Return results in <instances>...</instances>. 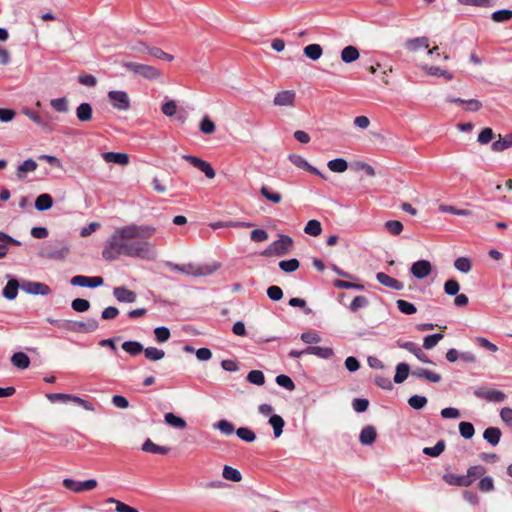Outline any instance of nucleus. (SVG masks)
Here are the masks:
<instances>
[{
    "label": "nucleus",
    "mask_w": 512,
    "mask_h": 512,
    "mask_svg": "<svg viewBox=\"0 0 512 512\" xmlns=\"http://www.w3.org/2000/svg\"><path fill=\"white\" fill-rule=\"evenodd\" d=\"M144 355L150 361H159L165 357V352L156 347L144 348Z\"/></svg>",
    "instance_id": "49530a36"
},
{
    "label": "nucleus",
    "mask_w": 512,
    "mask_h": 512,
    "mask_svg": "<svg viewBox=\"0 0 512 512\" xmlns=\"http://www.w3.org/2000/svg\"><path fill=\"white\" fill-rule=\"evenodd\" d=\"M182 158L189 162L191 165L202 171L205 176L209 179H213L216 175L215 170L211 166V164L207 161L202 160L199 157L193 155H183Z\"/></svg>",
    "instance_id": "6e6552de"
},
{
    "label": "nucleus",
    "mask_w": 512,
    "mask_h": 512,
    "mask_svg": "<svg viewBox=\"0 0 512 512\" xmlns=\"http://www.w3.org/2000/svg\"><path fill=\"white\" fill-rule=\"evenodd\" d=\"M11 362L15 367L21 370L28 368L30 365V359L24 352L14 353L11 357Z\"/></svg>",
    "instance_id": "c85d7f7f"
},
{
    "label": "nucleus",
    "mask_w": 512,
    "mask_h": 512,
    "mask_svg": "<svg viewBox=\"0 0 512 512\" xmlns=\"http://www.w3.org/2000/svg\"><path fill=\"white\" fill-rule=\"evenodd\" d=\"M293 246V240L287 235H280L279 239L273 241L263 252L265 256H283L286 255Z\"/></svg>",
    "instance_id": "20e7f679"
},
{
    "label": "nucleus",
    "mask_w": 512,
    "mask_h": 512,
    "mask_svg": "<svg viewBox=\"0 0 512 512\" xmlns=\"http://www.w3.org/2000/svg\"><path fill=\"white\" fill-rule=\"evenodd\" d=\"M7 244L19 246L21 242L0 231V259L4 258L9 251Z\"/></svg>",
    "instance_id": "4be33fe9"
},
{
    "label": "nucleus",
    "mask_w": 512,
    "mask_h": 512,
    "mask_svg": "<svg viewBox=\"0 0 512 512\" xmlns=\"http://www.w3.org/2000/svg\"><path fill=\"white\" fill-rule=\"evenodd\" d=\"M164 419H165V422L168 425H170V426H172L174 428L184 429L187 426V423H186V421L183 418L175 415L172 412L166 413L164 415Z\"/></svg>",
    "instance_id": "c9c22d12"
},
{
    "label": "nucleus",
    "mask_w": 512,
    "mask_h": 512,
    "mask_svg": "<svg viewBox=\"0 0 512 512\" xmlns=\"http://www.w3.org/2000/svg\"><path fill=\"white\" fill-rule=\"evenodd\" d=\"M306 354L314 355L322 359H329L334 355V351L330 347L309 346L305 349Z\"/></svg>",
    "instance_id": "412c9836"
},
{
    "label": "nucleus",
    "mask_w": 512,
    "mask_h": 512,
    "mask_svg": "<svg viewBox=\"0 0 512 512\" xmlns=\"http://www.w3.org/2000/svg\"><path fill=\"white\" fill-rule=\"evenodd\" d=\"M460 290V285L455 279H449L444 284V291L449 296H455Z\"/></svg>",
    "instance_id": "69168bd1"
},
{
    "label": "nucleus",
    "mask_w": 512,
    "mask_h": 512,
    "mask_svg": "<svg viewBox=\"0 0 512 512\" xmlns=\"http://www.w3.org/2000/svg\"><path fill=\"white\" fill-rule=\"evenodd\" d=\"M19 285L18 281L15 279H11L7 282L6 286L3 289V296L8 300H13L16 298L18 294Z\"/></svg>",
    "instance_id": "2f4dec72"
},
{
    "label": "nucleus",
    "mask_w": 512,
    "mask_h": 512,
    "mask_svg": "<svg viewBox=\"0 0 512 512\" xmlns=\"http://www.w3.org/2000/svg\"><path fill=\"white\" fill-rule=\"evenodd\" d=\"M502 432L498 427H488L483 432V438L492 446H497L500 442Z\"/></svg>",
    "instance_id": "5701e85b"
},
{
    "label": "nucleus",
    "mask_w": 512,
    "mask_h": 512,
    "mask_svg": "<svg viewBox=\"0 0 512 512\" xmlns=\"http://www.w3.org/2000/svg\"><path fill=\"white\" fill-rule=\"evenodd\" d=\"M397 345L400 348L405 349V350L409 351L410 353L414 354L417 357V359L420 360L421 362L432 363V361H430L428 359L427 355L423 352L421 347L419 345H417L416 343L410 342V341L403 342V341L399 340V341H397Z\"/></svg>",
    "instance_id": "4468645a"
},
{
    "label": "nucleus",
    "mask_w": 512,
    "mask_h": 512,
    "mask_svg": "<svg viewBox=\"0 0 512 512\" xmlns=\"http://www.w3.org/2000/svg\"><path fill=\"white\" fill-rule=\"evenodd\" d=\"M327 166L328 168L332 171V172H336V173H343L347 170L348 168V163L345 159L343 158H336V159H333V160H330L328 163H327Z\"/></svg>",
    "instance_id": "79ce46f5"
},
{
    "label": "nucleus",
    "mask_w": 512,
    "mask_h": 512,
    "mask_svg": "<svg viewBox=\"0 0 512 512\" xmlns=\"http://www.w3.org/2000/svg\"><path fill=\"white\" fill-rule=\"evenodd\" d=\"M113 295L116 300L121 303H134L137 299V294L134 291L123 286L115 287L113 289Z\"/></svg>",
    "instance_id": "2eb2a0df"
},
{
    "label": "nucleus",
    "mask_w": 512,
    "mask_h": 512,
    "mask_svg": "<svg viewBox=\"0 0 512 512\" xmlns=\"http://www.w3.org/2000/svg\"><path fill=\"white\" fill-rule=\"evenodd\" d=\"M304 232L311 236H318L322 232L321 223L318 220H309L304 228Z\"/></svg>",
    "instance_id": "de8ad7c7"
},
{
    "label": "nucleus",
    "mask_w": 512,
    "mask_h": 512,
    "mask_svg": "<svg viewBox=\"0 0 512 512\" xmlns=\"http://www.w3.org/2000/svg\"><path fill=\"white\" fill-rule=\"evenodd\" d=\"M386 230L392 235H399L403 231V224L398 220H389L384 224Z\"/></svg>",
    "instance_id": "13d9d810"
},
{
    "label": "nucleus",
    "mask_w": 512,
    "mask_h": 512,
    "mask_svg": "<svg viewBox=\"0 0 512 512\" xmlns=\"http://www.w3.org/2000/svg\"><path fill=\"white\" fill-rule=\"evenodd\" d=\"M142 450L147 453L165 455L169 453L170 448L167 446H159L150 439H147L142 445Z\"/></svg>",
    "instance_id": "393cba45"
},
{
    "label": "nucleus",
    "mask_w": 512,
    "mask_h": 512,
    "mask_svg": "<svg viewBox=\"0 0 512 512\" xmlns=\"http://www.w3.org/2000/svg\"><path fill=\"white\" fill-rule=\"evenodd\" d=\"M369 304L368 299L365 296H356L349 305V309L352 312H356L361 308L367 307Z\"/></svg>",
    "instance_id": "680f3d73"
},
{
    "label": "nucleus",
    "mask_w": 512,
    "mask_h": 512,
    "mask_svg": "<svg viewBox=\"0 0 512 512\" xmlns=\"http://www.w3.org/2000/svg\"><path fill=\"white\" fill-rule=\"evenodd\" d=\"M474 395L478 398H482L494 403L503 402L507 398L504 392L496 389H487L485 387L477 388L474 391Z\"/></svg>",
    "instance_id": "1a4fd4ad"
},
{
    "label": "nucleus",
    "mask_w": 512,
    "mask_h": 512,
    "mask_svg": "<svg viewBox=\"0 0 512 512\" xmlns=\"http://www.w3.org/2000/svg\"><path fill=\"white\" fill-rule=\"evenodd\" d=\"M199 128L204 134H212L216 130L214 122L208 116L202 118Z\"/></svg>",
    "instance_id": "e2e57ef3"
},
{
    "label": "nucleus",
    "mask_w": 512,
    "mask_h": 512,
    "mask_svg": "<svg viewBox=\"0 0 512 512\" xmlns=\"http://www.w3.org/2000/svg\"><path fill=\"white\" fill-rule=\"evenodd\" d=\"M299 265V261L295 258L289 260H282L279 262V268L286 273L296 271L299 268Z\"/></svg>",
    "instance_id": "3c124183"
},
{
    "label": "nucleus",
    "mask_w": 512,
    "mask_h": 512,
    "mask_svg": "<svg viewBox=\"0 0 512 512\" xmlns=\"http://www.w3.org/2000/svg\"><path fill=\"white\" fill-rule=\"evenodd\" d=\"M122 67L125 68L126 71L131 72L133 75L150 81L159 80L162 76V73L159 69L143 63L125 61L122 63Z\"/></svg>",
    "instance_id": "f03ea898"
},
{
    "label": "nucleus",
    "mask_w": 512,
    "mask_h": 512,
    "mask_svg": "<svg viewBox=\"0 0 512 512\" xmlns=\"http://www.w3.org/2000/svg\"><path fill=\"white\" fill-rule=\"evenodd\" d=\"M222 476L224 477V479L233 482H240L242 480L241 473L237 469L228 465H225L223 467Z\"/></svg>",
    "instance_id": "c03bdc74"
},
{
    "label": "nucleus",
    "mask_w": 512,
    "mask_h": 512,
    "mask_svg": "<svg viewBox=\"0 0 512 512\" xmlns=\"http://www.w3.org/2000/svg\"><path fill=\"white\" fill-rule=\"evenodd\" d=\"M148 54L157 59L165 60L168 62H171L174 59L173 55L164 52L162 49H160L158 47H150L148 49Z\"/></svg>",
    "instance_id": "4d7b16f0"
},
{
    "label": "nucleus",
    "mask_w": 512,
    "mask_h": 512,
    "mask_svg": "<svg viewBox=\"0 0 512 512\" xmlns=\"http://www.w3.org/2000/svg\"><path fill=\"white\" fill-rule=\"evenodd\" d=\"M443 337H444V335L441 333L428 335V336L424 337L423 347L425 349H432L433 347H435L438 344V342L440 340L443 339Z\"/></svg>",
    "instance_id": "bf43d9fd"
},
{
    "label": "nucleus",
    "mask_w": 512,
    "mask_h": 512,
    "mask_svg": "<svg viewBox=\"0 0 512 512\" xmlns=\"http://www.w3.org/2000/svg\"><path fill=\"white\" fill-rule=\"evenodd\" d=\"M491 18L494 22H506L512 18V10L501 9L492 13Z\"/></svg>",
    "instance_id": "5fc2aeb1"
},
{
    "label": "nucleus",
    "mask_w": 512,
    "mask_h": 512,
    "mask_svg": "<svg viewBox=\"0 0 512 512\" xmlns=\"http://www.w3.org/2000/svg\"><path fill=\"white\" fill-rule=\"evenodd\" d=\"M35 208L38 211H46L50 209L53 205V198L50 194L43 193L40 194L35 200Z\"/></svg>",
    "instance_id": "cd10ccee"
},
{
    "label": "nucleus",
    "mask_w": 512,
    "mask_h": 512,
    "mask_svg": "<svg viewBox=\"0 0 512 512\" xmlns=\"http://www.w3.org/2000/svg\"><path fill=\"white\" fill-rule=\"evenodd\" d=\"M396 305L399 311L405 315H411L417 311L416 306L406 300L399 299L396 301Z\"/></svg>",
    "instance_id": "09e8293b"
},
{
    "label": "nucleus",
    "mask_w": 512,
    "mask_h": 512,
    "mask_svg": "<svg viewBox=\"0 0 512 512\" xmlns=\"http://www.w3.org/2000/svg\"><path fill=\"white\" fill-rule=\"evenodd\" d=\"M411 274L417 279H424L432 272V265L428 260H418L410 268Z\"/></svg>",
    "instance_id": "f8f14e48"
},
{
    "label": "nucleus",
    "mask_w": 512,
    "mask_h": 512,
    "mask_svg": "<svg viewBox=\"0 0 512 512\" xmlns=\"http://www.w3.org/2000/svg\"><path fill=\"white\" fill-rule=\"evenodd\" d=\"M103 278L100 276L77 275L71 278L70 283L73 286L96 288L103 284Z\"/></svg>",
    "instance_id": "9d476101"
},
{
    "label": "nucleus",
    "mask_w": 512,
    "mask_h": 512,
    "mask_svg": "<svg viewBox=\"0 0 512 512\" xmlns=\"http://www.w3.org/2000/svg\"><path fill=\"white\" fill-rule=\"evenodd\" d=\"M276 383L289 391H293L295 389V384L293 380L289 376L284 374L278 375L276 377Z\"/></svg>",
    "instance_id": "774afa93"
},
{
    "label": "nucleus",
    "mask_w": 512,
    "mask_h": 512,
    "mask_svg": "<svg viewBox=\"0 0 512 512\" xmlns=\"http://www.w3.org/2000/svg\"><path fill=\"white\" fill-rule=\"evenodd\" d=\"M107 96L115 109L126 111L130 108V99L125 91L112 90L108 92Z\"/></svg>",
    "instance_id": "39448f33"
},
{
    "label": "nucleus",
    "mask_w": 512,
    "mask_h": 512,
    "mask_svg": "<svg viewBox=\"0 0 512 512\" xmlns=\"http://www.w3.org/2000/svg\"><path fill=\"white\" fill-rule=\"evenodd\" d=\"M410 373V367L407 363H399L396 366V373L394 375V382L397 384L403 383Z\"/></svg>",
    "instance_id": "72a5a7b5"
},
{
    "label": "nucleus",
    "mask_w": 512,
    "mask_h": 512,
    "mask_svg": "<svg viewBox=\"0 0 512 512\" xmlns=\"http://www.w3.org/2000/svg\"><path fill=\"white\" fill-rule=\"evenodd\" d=\"M510 147H512V134H508L504 138L494 141L491 146L494 152H502Z\"/></svg>",
    "instance_id": "58836bf2"
},
{
    "label": "nucleus",
    "mask_w": 512,
    "mask_h": 512,
    "mask_svg": "<svg viewBox=\"0 0 512 512\" xmlns=\"http://www.w3.org/2000/svg\"><path fill=\"white\" fill-rule=\"evenodd\" d=\"M377 437V432L374 426L367 425L365 426L359 435V441L362 445L370 446L372 445Z\"/></svg>",
    "instance_id": "a211bd4d"
},
{
    "label": "nucleus",
    "mask_w": 512,
    "mask_h": 512,
    "mask_svg": "<svg viewBox=\"0 0 512 512\" xmlns=\"http://www.w3.org/2000/svg\"><path fill=\"white\" fill-rule=\"evenodd\" d=\"M98 321L94 318L87 319L86 321H73L72 332L76 333H91L98 329Z\"/></svg>",
    "instance_id": "ddd939ff"
},
{
    "label": "nucleus",
    "mask_w": 512,
    "mask_h": 512,
    "mask_svg": "<svg viewBox=\"0 0 512 512\" xmlns=\"http://www.w3.org/2000/svg\"><path fill=\"white\" fill-rule=\"evenodd\" d=\"M102 158L107 163H115L122 166L127 165L129 163V156L126 153L104 152L102 153Z\"/></svg>",
    "instance_id": "6ab92c4d"
},
{
    "label": "nucleus",
    "mask_w": 512,
    "mask_h": 512,
    "mask_svg": "<svg viewBox=\"0 0 512 512\" xmlns=\"http://www.w3.org/2000/svg\"><path fill=\"white\" fill-rule=\"evenodd\" d=\"M155 339L159 343H164L170 338V330L165 326H159L154 329Z\"/></svg>",
    "instance_id": "052dcab7"
},
{
    "label": "nucleus",
    "mask_w": 512,
    "mask_h": 512,
    "mask_svg": "<svg viewBox=\"0 0 512 512\" xmlns=\"http://www.w3.org/2000/svg\"><path fill=\"white\" fill-rule=\"evenodd\" d=\"M166 265L171 270L179 271L181 273L192 276H208L218 268L217 265H196L192 263L179 265L172 262H167Z\"/></svg>",
    "instance_id": "7ed1b4c3"
},
{
    "label": "nucleus",
    "mask_w": 512,
    "mask_h": 512,
    "mask_svg": "<svg viewBox=\"0 0 512 512\" xmlns=\"http://www.w3.org/2000/svg\"><path fill=\"white\" fill-rule=\"evenodd\" d=\"M454 267L462 273H468L472 268V264L469 258L459 257L454 261Z\"/></svg>",
    "instance_id": "6e6d98bb"
},
{
    "label": "nucleus",
    "mask_w": 512,
    "mask_h": 512,
    "mask_svg": "<svg viewBox=\"0 0 512 512\" xmlns=\"http://www.w3.org/2000/svg\"><path fill=\"white\" fill-rule=\"evenodd\" d=\"M422 69L425 71V73L427 75H430V76L444 77L447 80H452L453 79V74L452 73H450V72H448V71H446L444 69H441L438 66L424 65L422 67Z\"/></svg>",
    "instance_id": "bb28decb"
},
{
    "label": "nucleus",
    "mask_w": 512,
    "mask_h": 512,
    "mask_svg": "<svg viewBox=\"0 0 512 512\" xmlns=\"http://www.w3.org/2000/svg\"><path fill=\"white\" fill-rule=\"evenodd\" d=\"M459 433L463 438L471 439L475 434L474 426L470 422H460Z\"/></svg>",
    "instance_id": "864d4df0"
},
{
    "label": "nucleus",
    "mask_w": 512,
    "mask_h": 512,
    "mask_svg": "<svg viewBox=\"0 0 512 512\" xmlns=\"http://www.w3.org/2000/svg\"><path fill=\"white\" fill-rule=\"evenodd\" d=\"M411 374L416 378H423L432 383H438L441 381V376L438 373L421 367H417L412 370Z\"/></svg>",
    "instance_id": "aec40b11"
},
{
    "label": "nucleus",
    "mask_w": 512,
    "mask_h": 512,
    "mask_svg": "<svg viewBox=\"0 0 512 512\" xmlns=\"http://www.w3.org/2000/svg\"><path fill=\"white\" fill-rule=\"evenodd\" d=\"M247 381L251 384L261 386L265 383V376L260 370H251L247 375Z\"/></svg>",
    "instance_id": "603ef678"
},
{
    "label": "nucleus",
    "mask_w": 512,
    "mask_h": 512,
    "mask_svg": "<svg viewBox=\"0 0 512 512\" xmlns=\"http://www.w3.org/2000/svg\"><path fill=\"white\" fill-rule=\"evenodd\" d=\"M303 53L309 59L316 61L322 56L323 49L319 44H309L304 48Z\"/></svg>",
    "instance_id": "f704fd0d"
},
{
    "label": "nucleus",
    "mask_w": 512,
    "mask_h": 512,
    "mask_svg": "<svg viewBox=\"0 0 512 512\" xmlns=\"http://www.w3.org/2000/svg\"><path fill=\"white\" fill-rule=\"evenodd\" d=\"M486 473V469L482 465H475L468 468L466 478L469 480V486L478 478Z\"/></svg>",
    "instance_id": "4c0bfd02"
},
{
    "label": "nucleus",
    "mask_w": 512,
    "mask_h": 512,
    "mask_svg": "<svg viewBox=\"0 0 512 512\" xmlns=\"http://www.w3.org/2000/svg\"><path fill=\"white\" fill-rule=\"evenodd\" d=\"M446 443L444 440H439L433 447H425L423 453L430 457H438L445 450Z\"/></svg>",
    "instance_id": "37998d69"
},
{
    "label": "nucleus",
    "mask_w": 512,
    "mask_h": 512,
    "mask_svg": "<svg viewBox=\"0 0 512 512\" xmlns=\"http://www.w3.org/2000/svg\"><path fill=\"white\" fill-rule=\"evenodd\" d=\"M376 279L383 286L388 287L393 290L399 291L404 288V284L401 281L387 275L384 272H378L376 274Z\"/></svg>",
    "instance_id": "dca6fc26"
},
{
    "label": "nucleus",
    "mask_w": 512,
    "mask_h": 512,
    "mask_svg": "<svg viewBox=\"0 0 512 512\" xmlns=\"http://www.w3.org/2000/svg\"><path fill=\"white\" fill-rule=\"evenodd\" d=\"M260 194L273 204H278L282 200V195L279 192L273 191L270 187L263 185L260 188Z\"/></svg>",
    "instance_id": "7c9ffc66"
},
{
    "label": "nucleus",
    "mask_w": 512,
    "mask_h": 512,
    "mask_svg": "<svg viewBox=\"0 0 512 512\" xmlns=\"http://www.w3.org/2000/svg\"><path fill=\"white\" fill-rule=\"evenodd\" d=\"M50 105L57 112L65 113V112L68 111V101H67V99L65 97L52 99L50 101Z\"/></svg>",
    "instance_id": "0e129e2a"
},
{
    "label": "nucleus",
    "mask_w": 512,
    "mask_h": 512,
    "mask_svg": "<svg viewBox=\"0 0 512 512\" xmlns=\"http://www.w3.org/2000/svg\"><path fill=\"white\" fill-rule=\"evenodd\" d=\"M92 106L89 103H81L76 108V116L79 121L88 122L92 119Z\"/></svg>",
    "instance_id": "a878e982"
},
{
    "label": "nucleus",
    "mask_w": 512,
    "mask_h": 512,
    "mask_svg": "<svg viewBox=\"0 0 512 512\" xmlns=\"http://www.w3.org/2000/svg\"><path fill=\"white\" fill-rule=\"evenodd\" d=\"M296 94L292 90L278 92L273 100L276 106H293Z\"/></svg>",
    "instance_id": "f3484780"
},
{
    "label": "nucleus",
    "mask_w": 512,
    "mask_h": 512,
    "mask_svg": "<svg viewBox=\"0 0 512 512\" xmlns=\"http://www.w3.org/2000/svg\"><path fill=\"white\" fill-rule=\"evenodd\" d=\"M443 480L449 484L454 486H460V487H468L469 486V480L466 478L465 475H456L453 473H446L443 476Z\"/></svg>",
    "instance_id": "b1692460"
},
{
    "label": "nucleus",
    "mask_w": 512,
    "mask_h": 512,
    "mask_svg": "<svg viewBox=\"0 0 512 512\" xmlns=\"http://www.w3.org/2000/svg\"><path fill=\"white\" fill-rule=\"evenodd\" d=\"M269 424L273 427L274 437H280L283 432V427L285 425L283 418L280 415L274 414L270 417Z\"/></svg>",
    "instance_id": "a19ab883"
},
{
    "label": "nucleus",
    "mask_w": 512,
    "mask_h": 512,
    "mask_svg": "<svg viewBox=\"0 0 512 512\" xmlns=\"http://www.w3.org/2000/svg\"><path fill=\"white\" fill-rule=\"evenodd\" d=\"M37 168V163L33 159L25 160L17 169V177L19 179L25 178L27 172H33Z\"/></svg>",
    "instance_id": "ea45409f"
},
{
    "label": "nucleus",
    "mask_w": 512,
    "mask_h": 512,
    "mask_svg": "<svg viewBox=\"0 0 512 512\" xmlns=\"http://www.w3.org/2000/svg\"><path fill=\"white\" fill-rule=\"evenodd\" d=\"M122 349L131 356H136L141 352H144L143 345L138 341H125L122 344Z\"/></svg>",
    "instance_id": "e433bc0d"
},
{
    "label": "nucleus",
    "mask_w": 512,
    "mask_h": 512,
    "mask_svg": "<svg viewBox=\"0 0 512 512\" xmlns=\"http://www.w3.org/2000/svg\"><path fill=\"white\" fill-rule=\"evenodd\" d=\"M213 428L219 430L224 435H232L235 432L234 425L226 419L214 423Z\"/></svg>",
    "instance_id": "a18cd8bd"
},
{
    "label": "nucleus",
    "mask_w": 512,
    "mask_h": 512,
    "mask_svg": "<svg viewBox=\"0 0 512 512\" xmlns=\"http://www.w3.org/2000/svg\"><path fill=\"white\" fill-rule=\"evenodd\" d=\"M360 54L356 47L354 46H346L341 51V59L345 63H352L359 58Z\"/></svg>",
    "instance_id": "473e14b6"
},
{
    "label": "nucleus",
    "mask_w": 512,
    "mask_h": 512,
    "mask_svg": "<svg viewBox=\"0 0 512 512\" xmlns=\"http://www.w3.org/2000/svg\"><path fill=\"white\" fill-rule=\"evenodd\" d=\"M20 287L24 292L32 295L45 296L51 292L50 287L41 282L23 281Z\"/></svg>",
    "instance_id": "9b49d317"
},
{
    "label": "nucleus",
    "mask_w": 512,
    "mask_h": 512,
    "mask_svg": "<svg viewBox=\"0 0 512 512\" xmlns=\"http://www.w3.org/2000/svg\"><path fill=\"white\" fill-rule=\"evenodd\" d=\"M236 435L243 441L251 443L256 440V434L247 427H240L236 430Z\"/></svg>",
    "instance_id": "8fccbe9b"
},
{
    "label": "nucleus",
    "mask_w": 512,
    "mask_h": 512,
    "mask_svg": "<svg viewBox=\"0 0 512 512\" xmlns=\"http://www.w3.org/2000/svg\"><path fill=\"white\" fill-rule=\"evenodd\" d=\"M406 48L409 51L415 52L420 48H428L429 47V41L427 37H417L413 39H409L406 44Z\"/></svg>",
    "instance_id": "c756f323"
},
{
    "label": "nucleus",
    "mask_w": 512,
    "mask_h": 512,
    "mask_svg": "<svg viewBox=\"0 0 512 512\" xmlns=\"http://www.w3.org/2000/svg\"><path fill=\"white\" fill-rule=\"evenodd\" d=\"M156 232L151 225L129 224L117 227L107 239L102 250V257L114 261L120 256L154 260L157 257L155 245L148 242Z\"/></svg>",
    "instance_id": "f257e3e1"
},
{
    "label": "nucleus",
    "mask_w": 512,
    "mask_h": 512,
    "mask_svg": "<svg viewBox=\"0 0 512 512\" xmlns=\"http://www.w3.org/2000/svg\"><path fill=\"white\" fill-rule=\"evenodd\" d=\"M69 252L68 247L62 246H54L52 244H45L39 251V256L42 258L54 259V260H63Z\"/></svg>",
    "instance_id": "423d86ee"
},
{
    "label": "nucleus",
    "mask_w": 512,
    "mask_h": 512,
    "mask_svg": "<svg viewBox=\"0 0 512 512\" xmlns=\"http://www.w3.org/2000/svg\"><path fill=\"white\" fill-rule=\"evenodd\" d=\"M63 485L69 491L80 493L94 489L97 486V481L95 479L77 481L74 479L66 478L63 480Z\"/></svg>",
    "instance_id": "0eeeda50"
},
{
    "label": "nucleus",
    "mask_w": 512,
    "mask_h": 512,
    "mask_svg": "<svg viewBox=\"0 0 512 512\" xmlns=\"http://www.w3.org/2000/svg\"><path fill=\"white\" fill-rule=\"evenodd\" d=\"M408 404L416 410L422 409L427 404V398L421 395H413L409 398Z\"/></svg>",
    "instance_id": "338daca9"
}]
</instances>
